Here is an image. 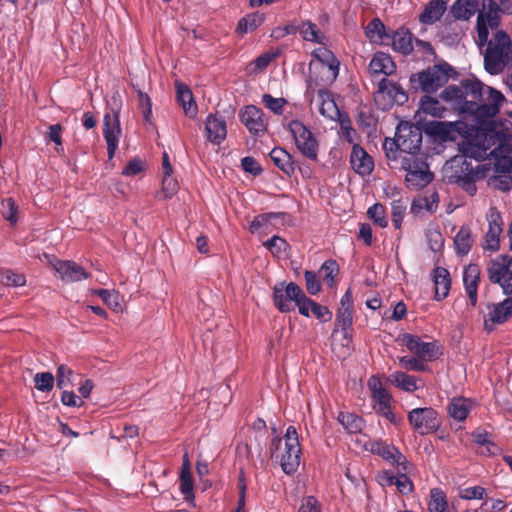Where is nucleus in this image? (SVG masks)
Instances as JSON below:
<instances>
[{
	"label": "nucleus",
	"mask_w": 512,
	"mask_h": 512,
	"mask_svg": "<svg viewBox=\"0 0 512 512\" xmlns=\"http://www.w3.org/2000/svg\"><path fill=\"white\" fill-rule=\"evenodd\" d=\"M501 13V7L495 0H483L482 9L478 10L477 16V39L485 42L489 36L487 24H485V18L494 16Z\"/></svg>",
	"instance_id": "nucleus-19"
},
{
	"label": "nucleus",
	"mask_w": 512,
	"mask_h": 512,
	"mask_svg": "<svg viewBox=\"0 0 512 512\" xmlns=\"http://www.w3.org/2000/svg\"><path fill=\"white\" fill-rule=\"evenodd\" d=\"M402 342L409 351L424 360H436L442 352L435 342H424L417 335L404 334Z\"/></svg>",
	"instance_id": "nucleus-13"
},
{
	"label": "nucleus",
	"mask_w": 512,
	"mask_h": 512,
	"mask_svg": "<svg viewBox=\"0 0 512 512\" xmlns=\"http://www.w3.org/2000/svg\"><path fill=\"white\" fill-rule=\"evenodd\" d=\"M353 324V309L339 308L336 315V325L344 331V336L347 337V330Z\"/></svg>",
	"instance_id": "nucleus-52"
},
{
	"label": "nucleus",
	"mask_w": 512,
	"mask_h": 512,
	"mask_svg": "<svg viewBox=\"0 0 512 512\" xmlns=\"http://www.w3.org/2000/svg\"><path fill=\"white\" fill-rule=\"evenodd\" d=\"M302 292V288L294 282L288 284L285 282L276 283L273 287L274 305L282 313L294 311L295 304L299 301Z\"/></svg>",
	"instance_id": "nucleus-10"
},
{
	"label": "nucleus",
	"mask_w": 512,
	"mask_h": 512,
	"mask_svg": "<svg viewBox=\"0 0 512 512\" xmlns=\"http://www.w3.org/2000/svg\"><path fill=\"white\" fill-rule=\"evenodd\" d=\"M433 281L435 286V299L440 301L446 298L451 288L449 271L444 267H436L433 270Z\"/></svg>",
	"instance_id": "nucleus-25"
},
{
	"label": "nucleus",
	"mask_w": 512,
	"mask_h": 512,
	"mask_svg": "<svg viewBox=\"0 0 512 512\" xmlns=\"http://www.w3.org/2000/svg\"><path fill=\"white\" fill-rule=\"evenodd\" d=\"M408 421L412 428L420 435L436 432L441 425L437 411L431 407L411 410L408 413Z\"/></svg>",
	"instance_id": "nucleus-9"
},
{
	"label": "nucleus",
	"mask_w": 512,
	"mask_h": 512,
	"mask_svg": "<svg viewBox=\"0 0 512 512\" xmlns=\"http://www.w3.org/2000/svg\"><path fill=\"white\" fill-rule=\"evenodd\" d=\"M262 102L273 113L281 115L287 100L284 98H274L270 94H264L262 96Z\"/></svg>",
	"instance_id": "nucleus-56"
},
{
	"label": "nucleus",
	"mask_w": 512,
	"mask_h": 512,
	"mask_svg": "<svg viewBox=\"0 0 512 512\" xmlns=\"http://www.w3.org/2000/svg\"><path fill=\"white\" fill-rule=\"evenodd\" d=\"M288 129L301 154L310 160H317L318 142L312 132L299 120H292Z\"/></svg>",
	"instance_id": "nucleus-7"
},
{
	"label": "nucleus",
	"mask_w": 512,
	"mask_h": 512,
	"mask_svg": "<svg viewBox=\"0 0 512 512\" xmlns=\"http://www.w3.org/2000/svg\"><path fill=\"white\" fill-rule=\"evenodd\" d=\"M473 242L471 229L468 226H462L454 237L456 253L462 256L467 255Z\"/></svg>",
	"instance_id": "nucleus-35"
},
{
	"label": "nucleus",
	"mask_w": 512,
	"mask_h": 512,
	"mask_svg": "<svg viewBox=\"0 0 512 512\" xmlns=\"http://www.w3.org/2000/svg\"><path fill=\"white\" fill-rule=\"evenodd\" d=\"M0 282L6 286H23L26 283L24 275L15 273L11 270L0 272Z\"/></svg>",
	"instance_id": "nucleus-53"
},
{
	"label": "nucleus",
	"mask_w": 512,
	"mask_h": 512,
	"mask_svg": "<svg viewBox=\"0 0 512 512\" xmlns=\"http://www.w3.org/2000/svg\"><path fill=\"white\" fill-rule=\"evenodd\" d=\"M305 282H306V290L311 295H316L321 290L320 281L317 278V275L312 272L306 270L304 273Z\"/></svg>",
	"instance_id": "nucleus-62"
},
{
	"label": "nucleus",
	"mask_w": 512,
	"mask_h": 512,
	"mask_svg": "<svg viewBox=\"0 0 512 512\" xmlns=\"http://www.w3.org/2000/svg\"><path fill=\"white\" fill-rule=\"evenodd\" d=\"M400 154L417 152L422 143V130L418 125L402 122L397 127Z\"/></svg>",
	"instance_id": "nucleus-12"
},
{
	"label": "nucleus",
	"mask_w": 512,
	"mask_h": 512,
	"mask_svg": "<svg viewBox=\"0 0 512 512\" xmlns=\"http://www.w3.org/2000/svg\"><path fill=\"white\" fill-rule=\"evenodd\" d=\"M424 131L434 137L442 140L449 138L450 128L449 125L440 121H429L424 124Z\"/></svg>",
	"instance_id": "nucleus-46"
},
{
	"label": "nucleus",
	"mask_w": 512,
	"mask_h": 512,
	"mask_svg": "<svg viewBox=\"0 0 512 512\" xmlns=\"http://www.w3.org/2000/svg\"><path fill=\"white\" fill-rule=\"evenodd\" d=\"M285 452L280 456L282 470L291 475L295 473L300 465L301 447L297 430L289 426L284 435Z\"/></svg>",
	"instance_id": "nucleus-8"
},
{
	"label": "nucleus",
	"mask_w": 512,
	"mask_h": 512,
	"mask_svg": "<svg viewBox=\"0 0 512 512\" xmlns=\"http://www.w3.org/2000/svg\"><path fill=\"white\" fill-rule=\"evenodd\" d=\"M264 245L273 255L277 256L286 251L288 247V243L277 235L272 236Z\"/></svg>",
	"instance_id": "nucleus-59"
},
{
	"label": "nucleus",
	"mask_w": 512,
	"mask_h": 512,
	"mask_svg": "<svg viewBox=\"0 0 512 512\" xmlns=\"http://www.w3.org/2000/svg\"><path fill=\"white\" fill-rule=\"evenodd\" d=\"M392 45L394 50L403 55H408L413 51V36L407 29H399L392 36Z\"/></svg>",
	"instance_id": "nucleus-34"
},
{
	"label": "nucleus",
	"mask_w": 512,
	"mask_h": 512,
	"mask_svg": "<svg viewBox=\"0 0 512 512\" xmlns=\"http://www.w3.org/2000/svg\"><path fill=\"white\" fill-rule=\"evenodd\" d=\"M312 57L317 59L323 66L327 67L328 71L332 74V81L337 78L340 63L332 51L325 47H319L312 52Z\"/></svg>",
	"instance_id": "nucleus-30"
},
{
	"label": "nucleus",
	"mask_w": 512,
	"mask_h": 512,
	"mask_svg": "<svg viewBox=\"0 0 512 512\" xmlns=\"http://www.w3.org/2000/svg\"><path fill=\"white\" fill-rule=\"evenodd\" d=\"M367 215L381 228H385L388 225L385 207L380 203H376L369 207Z\"/></svg>",
	"instance_id": "nucleus-51"
},
{
	"label": "nucleus",
	"mask_w": 512,
	"mask_h": 512,
	"mask_svg": "<svg viewBox=\"0 0 512 512\" xmlns=\"http://www.w3.org/2000/svg\"><path fill=\"white\" fill-rule=\"evenodd\" d=\"M470 406L466 399L455 398L448 406L449 415L458 421H463L467 418Z\"/></svg>",
	"instance_id": "nucleus-44"
},
{
	"label": "nucleus",
	"mask_w": 512,
	"mask_h": 512,
	"mask_svg": "<svg viewBox=\"0 0 512 512\" xmlns=\"http://www.w3.org/2000/svg\"><path fill=\"white\" fill-rule=\"evenodd\" d=\"M55 377L50 372L36 373L34 376L35 388L41 392H50L54 387Z\"/></svg>",
	"instance_id": "nucleus-49"
},
{
	"label": "nucleus",
	"mask_w": 512,
	"mask_h": 512,
	"mask_svg": "<svg viewBox=\"0 0 512 512\" xmlns=\"http://www.w3.org/2000/svg\"><path fill=\"white\" fill-rule=\"evenodd\" d=\"M239 118L251 134L262 135L267 131L268 122L265 115L260 108L254 105L245 106L240 112Z\"/></svg>",
	"instance_id": "nucleus-15"
},
{
	"label": "nucleus",
	"mask_w": 512,
	"mask_h": 512,
	"mask_svg": "<svg viewBox=\"0 0 512 512\" xmlns=\"http://www.w3.org/2000/svg\"><path fill=\"white\" fill-rule=\"evenodd\" d=\"M96 294L112 310L117 311L120 308L119 294L115 290L100 289Z\"/></svg>",
	"instance_id": "nucleus-55"
},
{
	"label": "nucleus",
	"mask_w": 512,
	"mask_h": 512,
	"mask_svg": "<svg viewBox=\"0 0 512 512\" xmlns=\"http://www.w3.org/2000/svg\"><path fill=\"white\" fill-rule=\"evenodd\" d=\"M447 9L445 0H431L419 15V21L426 25L434 24L440 20Z\"/></svg>",
	"instance_id": "nucleus-26"
},
{
	"label": "nucleus",
	"mask_w": 512,
	"mask_h": 512,
	"mask_svg": "<svg viewBox=\"0 0 512 512\" xmlns=\"http://www.w3.org/2000/svg\"><path fill=\"white\" fill-rule=\"evenodd\" d=\"M371 453L382 457L391 465L396 466L399 471H408V461L406 457L393 445H389L382 440L369 441L365 445Z\"/></svg>",
	"instance_id": "nucleus-11"
},
{
	"label": "nucleus",
	"mask_w": 512,
	"mask_h": 512,
	"mask_svg": "<svg viewBox=\"0 0 512 512\" xmlns=\"http://www.w3.org/2000/svg\"><path fill=\"white\" fill-rule=\"evenodd\" d=\"M176 88V99L178 104L182 107L183 112L187 117L194 118L197 115L198 107L194 100L192 91L187 85L182 83H177Z\"/></svg>",
	"instance_id": "nucleus-23"
},
{
	"label": "nucleus",
	"mask_w": 512,
	"mask_h": 512,
	"mask_svg": "<svg viewBox=\"0 0 512 512\" xmlns=\"http://www.w3.org/2000/svg\"><path fill=\"white\" fill-rule=\"evenodd\" d=\"M401 168L410 174L413 170L427 169V163L421 159L417 152L403 153L399 155Z\"/></svg>",
	"instance_id": "nucleus-41"
},
{
	"label": "nucleus",
	"mask_w": 512,
	"mask_h": 512,
	"mask_svg": "<svg viewBox=\"0 0 512 512\" xmlns=\"http://www.w3.org/2000/svg\"><path fill=\"white\" fill-rule=\"evenodd\" d=\"M378 91L386 94L393 103L403 105L408 101V94L401 85L387 78H383L378 84Z\"/></svg>",
	"instance_id": "nucleus-24"
},
{
	"label": "nucleus",
	"mask_w": 512,
	"mask_h": 512,
	"mask_svg": "<svg viewBox=\"0 0 512 512\" xmlns=\"http://www.w3.org/2000/svg\"><path fill=\"white\" fill-rule=\"evenodd\" d=\"M456 74L451 65L443 62L413 73L410 76V83L414 89H420L426 94H432L443 87Z\"/></svg>",
	"instance_id": "nucleus-4"
},
{
	"label": "nucleus",
	"mask_w": 512,
	"mask_h": 512,
	"mask_svg": "<svg viewBox=\"0 0 512 512\" xmlns=\"http://www.w3.org/2000/svg\"><path fill=\"white\" fill-rule=\"evenodd\" d=\"M504 101L505 97L499 90L487 86L482 91L481 99L470 104L468 113L474 115L479 120L489 119L499 113L500 106Z\"/></svg>",
	"instance_id": "nucleus-6"
},
{
	"label": "nucleus",
	"mask_w": 512,
	"mask_h": 512,
	"mask_svg": "<svg viewBox=\"0 0 512 512\" xmlns=\"http://www.w3.org/2000/svg\"><path fill=\"white\" fill-rule=\"evenodd\" d=\"M439 203V196L437 192H432L424 197L414 198L411 203L410 211L413 215L418 216L423 209L433 213L436 211Z\"/></svg>",
	"instance_id": "nucleus-33"
},
{
	"label": "nucleus",
	"mask_w": 512,
	"mask_h": 512,
	"mask_svg": "<svg viewBox=\"0 0 512 512\" xmlns=\"http://www.w3.org/2000/svg\"><path fill=\"white\" fill-rule=\"evenodd\" d=\"M205 131L211 143L220 145L227 135L226 122L221 117L210 114L205 123Z\"/></svg>",
	"instance_id": "nucleus-21"
},
{
	"label": "nucleus",
	"mask_w": 512,
	"mask_h": 512,
	"mask_svg": "<svg viewBox=\"0 0 512 512\" xmlns=\"http://www.w3.org/2000/svg\"><path fill=\"white\" fill-rule=\"evenodd\" d=\"M2 214L4 218L9 221L11 224H15L17 222L16 213L18 207L15 203V200L12 198H7L2 200Z\"/></svg>",
	"instance_id": "nucleus-58"
},
{
	"label": "nucleus",
	"mask_w": 512,
	"mask_h": 512,
	"mask_svg": "<svg viewBox=\"0 0 512 512\" xmlns=\"http://www.w3.org/2000/svg\"><path fill=\"white\" fill-rule=\"evenodd\" d=\"M479 10L478 0H456L450 7V13L456 20H469Z\"/></svg>",
	"instance_id": "nucleus-27"
},
{
	"label": "nucleus",
	"mask_w": 512,
	"mask_h": 512,
	"mask_svg": "<svg viewBox=\"0 0 512 512\" xmlns=\"http://www.w3.org/2000/svg\"><path fill=\"white\" fill-rule=\"evenodd\" d=\"M491 155L495 158V170L501 173L512 172V147L500 145L495 148Z\"/></svg>",
	"instance_id": "nucleus-28"
},
{
	"label": "nucleus",
	"mask_w": 512,
	"mask_h": 512,
	"mask_svg": "<svg viewBox=\"0 0 512 512\" xmlns=\"http://www.w3.org/2000/svg\"><path fill=\"white\" fill-rule=\"evenodd\" d=\"M280 55L279 51L275 52H265L259 55L253 62L255 68L257 70L263 71L265 70L272 60L276 59Z\"/></svg>",
	"instance_id": "nucleus-63"
},
{
	"label": "nucleus",
	"mask_w": 512,
	"mask_h": 512,
	"mask_svg": "<svg viewBox=\"0 0 512 512\" xmlns=\"http://www.w3.org/2000/svg\"><path fill=\"white\" fill-rule=\"evenodd\" d=\"M390 380L397 387L407 392H414L418 389L416 378L401 371L393 373L390 376Z\"/></svg>",
	"instance_id": "nucleus-43"
},
{
	"label": "nucleus",
	"mask_w": 512,
	"mask_h": 512,
	"mask_svg": "<svg viewBox=\"0 0 512 512\" xmlns=\"http://www.w3.org/2000/svg\"><path fill=\"white\" fill-rule=\"evenodd\" d=\"M241 166L243 170L254 176H258L262 173V168L258 161L251 156H246L241 160Z\"/></svg>",
	"instance_id": "nucleus-64"
},
{
	"label": "nucleus",
	"mask_w": 512,
	"mask_h": 512,
	"mask_svg": "<svg viewBox=\"0 0 512 512\" xmlns=\"http://www.w3.org/2000/svg\"><path fill=\"white\" fill-rule=\"evenodd\" d=\"M287 214L284 212H269L256 216L250 223V231L252 233L258 232L262 227L267 226L272 219L284 218Z\"/></svg>",
	"instance_id": "nucleus-48"
},
{
	"label": "nucleus",
	"mask_w": 512,
	"mask_h": 512,
	"mask_svg": "<svg viewBox=\"0 0 512 512\" xmlns=\"http://www.w3.org/2000/svg\"><path fill=\"white\" fill-rule=\"evenodd\" d=\"M424 359L415 358V357H401L399 358V364L402 368L409 371H426L427 365L423 363Z\"/></svg>",
	"instance_id": "nucleus-57"
},
{
	"label": "nucleus",
	"mask_w": 512,
	"mask_h": 512,
	"mask_svg": "<svg viewBox=\"0 0 512 512\" xmlns=\"http://www.w3.org/2000/svg\"><path fill=\"white\" fill-rule=\"evenodd\" d=\"M463 153V155L454 156L446 162V175L450 182L458 184L469 195H474L477 190L475 181L479 177L471 161L467 160V155L472 156L474 153L470 152L468 149H463Z\"/></svg>",
	"instance_id": "nucleus-5"
},
{
	"label": "nucleus",
	"mask_w": 512,
	"mask_h": 512,
	"mask_svg": "<svg viewBox=\"0 0 512 512\" xmlns=\"http://www.w3.org/2000/svg\"><path fill=\"white\" fill-rule=\"evenodd\" d=\"M368 387L371 392L372 406L377 414L391 407L393 398L383 387L380 378L372 376L368 380Z\"/></svg>",
	"instance_id": "nucleus-16"
},
{
	"label": "nucleus",
	"mask_w": 512,
	"mask_h": 512,
	"mask_svg": "<svg viewBox=\"0 0 512 512\" xmlns=\"http://www.w3.org/2000/svg\"><path fill=\"white\" fill-rule=\"evenodd\" d=\"M270 158L273 163L287 176H291L294 171V162L292 156L283 148L275 147L270 152Z\"/></svg>",
	"instance_id": "nucleus-31"
},
{
	"label": "nucleus",
	"mask_w": 512,
	"mask_h": 512,
	"mask_svg": "<svg viewBox=\"0 0 512 512\" xmlns=\"http://www.w3.org/2000/svg\"><path fill=\"white\" fill-rule=\"evenodd\" d=\"M463 281L470 304L474 307L477 304V291L480 281V269L478 265L470 264L465 268L463 273Z\"/></svg>",
	"instance_id": "nucleus-22"
},
{
	"label": "nucleus",
	"mask_w": 512,
	"mask_h": 512,
	"mask_svg": "<svg viewBox=\"0 0 512 512\" xmlns=\"http://www.w3.org/2000/svg\"><path fill=\"white\" fill-rule=\"evenodd\" d=\"M420 108L426 113L434 117L442 118L446 109L441 105L439 100L431 96L424 95L420 100Z\"/></svg>",
	"instance_id": "nucleus-42"
},
{
	"label": "nucleus",
	"mask_w": 512,
	"mask_h": 512,
	"mask_svg": "<svg viewBox=\"0 0 512 512\" xmlns=\"http://www.w3.org/2000/svg\"><path fill=\"white\" fill-rule=\"evenodd\" d=\"M488 278L492 283H498L504 294L512 295V265L505 262L492 261L487 269ZM488 313L484 315V329L492 332L496 325L505 323L512 316V297L502 302L487 304Z\"/></svg>",
	"instance_id": "nucleus-1"
},
{
	"label": "nucleus",
	"mask_w": 512,
	"mask_h": 512,
	"mask_svg": "<svg viewBox=\"0 0 512 512\" xmlns=\"http://www.w3.org/2000/svg\"><path fill=\"white\" fill-rule=\"evenodd\" d=\"M121 126L119 112L106 113L103 119V135L107 143L108 158L112 159L118 147Z\"/></svg>",
	"instance_id": "nucleus-14"
},
{
	"label": "nucleus",
	"mask_w": 512,
	"mask_h": 512,
	"mask_svg": "<svg viewBox=\"0 0 512 512\" xmlns=\"http://www.w3.org/2000/svg\"><path fill=\"white\" fill-rule=\"evenodd\" d=\"M408 199H397L391 203V219L395 229H400L402 220L407 209Z\"/></svg>",
	"instance_id": "nucleus-47"
},
{
	"label": "nucleus",
	"mask_w": 512,
	"mask_h": 512,
	"mask_svg": "<svg viewBox=\"0 0 512 512\" xmlns=\"http://www.w3.org/2000/svg\"><path fill=\"white\" fill-rule=\"evenodd\" d=\"M338 421L350 434L360 433L364 427L365 421L362 417L349 412H340Z\"/></svg>",
	"instance_id": "nucleus-37"
},
{
	"label": "nucleus",
	"mask_w": 512,
	"mask_h": 512,
	"mask_svg": "<svg viewBox=\"0 0 512 512\" xmlns=\"http://www.w3.org/2000/svg\"><path fill=\"white\" fill-rule=\"evenodd\" d=\"M367 38L374 43H382L385 38H390L386 34L385 25L379 18L372 19L365 28Z\"/></svg>",
	"instance_id": "nucleus-39"
},
{
	"label": "nucleus",
	"mask_w": 512,
	"mask_h": 512,
	"mask_svg": "<svg viewBox=\"0 0 512 512\" xmlns=\"http://www.w3.org/2000/svg\"><path fill=\"white\" fill-rule=\"evenodd\" d=\"M485 85L478 79H463L459 85H449L441 93L440 98L452 103L455 109L468 113L470 104L478 102L482 97Z\"/></svg>",
	"instance_id": "nucleus-3"
},
{
	"label": "nucleus",
	"mask_w": 512,
	"mask_h": 512,
	"mask_svg": "<svg viewBox=\"0 0 512 512\" xmlns=\"http://www.w3.org/2000/svg\"><path fill=\"white\" fill-rule=\"evenodd\" d=\"M318 98L320 101L319 112L322 116L332 120L339 116V109L330 91H328L327 89H319Z\"/></svg>",
	"instance_id": "nucleus-32"
},
{
	"label": "nucleus",
	"mask_w": 512,
	"mask_h": 512,
	"mask_svg": "<svg viewBox=\"0 0 512 512\" xmlns=\"http://www.w3.org/2000/svg\"><path fill=\"white\" fill-rule=\"evenodd\" d=\"M477 43L486 46L483 63L490 75H498L512 65V40L506 31L497 30L491 39L488 36L485 42L478 39Z\"/></svg>",
	"instance_id": "nucleus-2"
},
{
	"label": "nucleus",
	"mask_w": 512,
	"mask_h": 512,
	"mask_svg": "<svg viewBox=\"0 0 512 512\" xmlns=\"http://www.w3.org/2000/svg\"><path fill=\"white\" fill-rule=\"evenodd\" d=\"M487 219L489 227L485 234L483 248L495 251L499 248V237L502 233V218L495 208H491L487 215Z\"/></svg>",
	"instance_id": "nucleus-17"
},
{
	"label": "nucleus",
	"mask_w": 512,
	"mask_h": 512,
	"mask_svg": "<svg viewBox=\"0 0 512 512\" xmlns=\"http://www.w3.org/2000/svg\"><path fill=\"white\" fill-rule=\"evenodd\" d=\"M433 180V174L427 169L413 170L406 174L405 181L414 188H423Z\"/></svg>",
	"instance_id": "nucleus-40"
},
{
	"label": "nucleus",
	"mask_w": 512,
	"mask_h": 512,
	"mask_svg": "<svg viewBox=\"0 0 512 512\" xmlns=\"http://www.w3.org/2000/svg\"><path fill=\"white\" fill-rule=\"evenodd\" d=\"M299 33L305 41L324 44L325 36L321 33L318 26L310 20L300 23Z\"/></svg>",
	"instance_id": "nucleus-38"
},
{
	"label": "nucleus",
	"mask_w": 512,
	"mask_h": 512,
	"mask_svg": "<svg viewBox=\"0 0 512 512\" xmlns=\"http://www.w3.org/2000/svg\"><path fill=\"white\" fill-rule=\"evenodd\" d=\"M350 163L353 170L361 176L369 175L374 168L372 157L358 144L352 147Z\"/></svg>",
	"instance_id": "nucleus-20"
},
{
	"label": "nucleus",
	"mask_w": 512,
	"mask_h": 512,
	"mask_svg": "<svg viewBox=\"0 0 512 512\" xmlns=\"http://www.w3.org/2000/svg\"><path fill=\"white\" fill-rule=\"evenodd\" d=\"M264 19L263 13L254 12L247 14L238 21L236 32L240 35L252 32L264 22Z\"/></svg>",
	"instance_id": "nucleus-36"
},
{
	"label": "nucleus",
	"mask_w": 512,
	"mask_h": 512,
	"mask_svg": "<svg viewBox=\"0 0 512 512\" xmlns=\"http://www.w3.org/2000/svg\"><path fill=\"white\" fill-rule=\"evenodd\" d=\"M448 507L445 493L439 489L434 488L430 492V501L428 509L430 512H446Z\"/></svg>",
	"instance_id": "nucleus-45"
},
{
	"label": "nucleus",
	"mask_w": 512,
	"mask_h": 512,
	"mask_svg": "<svg viewBox=\"0 0 512 512\" xmlns=\"http://www.w3.org/2000/svg\"><path fill=\"white\" fill-rule=\"evenodd\" d=\"M320 271L323 273L324 280L327 281L329 285H331L333 283L334 277L339 272V266L335 260L329 259L322 264Z\"/></svg>",
	"instance_id": "nucleus-61"
},
{
	"label": "nucleus",
	"mask_w": 512,
	"mask_h": 512,
	"mask_svg": "<svg viewBox=\"0 0 512 512\" xmlns=\"http://www.w3.org/2000/svg\"><path fill=\"white\" fill-rule=\"evenodd\" d=\"M53 267L56 273H58L60 278L65 282H76L89 277V274L84 268L74 261L57 260Z\"/></svg>",
	"instance_id": "nucleus-18"
},
{
	"label": "nucleus",
	"mask_w": 512,
	"mask_h": 512,
	"mask_svg": "<svg viewBox=\"0 0 512 512\" xmlns=\"http://www.w3.org/2000/svg\"><path fill=\"white\" fill-rule=\"evenodd\" d=\"M399 476L389 475L388 476V483L390 485L394 484L396 485L398 491L401 494H409L413 489V484L410 481V479L406 476V472L400 471Z\"/></svg>",
	"instance_id": "nucleus-50"
},
{
	"label": "nucleus",
	"mask_w": 512,
	"mask_h": 512,
	"mask_svg": "<svg viewBox=\"0 0 512 512\" xmlns=\"http://www.w3.org/2000/svg\"><path fill=\"white\" fill-rule=\"evenodd\" d=\"M396 66L392 58L383 52L376 53L369 63V70L373 74L391 75L395 72Z\"/></svg>",
	"instance_id": "nucleus-29"
},
{
	"label": "nucleus",
	"mask_w": 512,
	"mask_h": 512,
	"mask_svg": "<svg viewBox=\"0 0 512 512\" xmlns=\"http://www.w3.org/2000/svg\"><path fill=\"white\" fill-rule=\"evenodd\" d=\"M180 491L186 501L194 499L192 473H180Z\"/></svg>",
	"instance_id": "nucleus-54"
},
{
	"label": "nucleus",
	"mask_w": 512,
	"mask_h": 512,
	"mask_svg": "<svg viewBox=\"0 0 512 512\" xmlns=\"http://www.w3.org/2000/svg\"><path fill=\"white\" fill-rule=\"evenodd\" d=\"M73 375V370L65 364H61L57 368L56 380L57 387L59 389H64L71 383V377Z\"/></svg>",
	"instance_id": "nucleus-60"
}]
</instances>
